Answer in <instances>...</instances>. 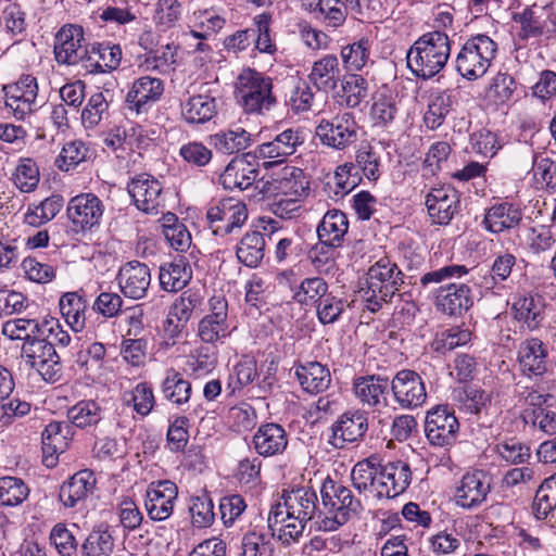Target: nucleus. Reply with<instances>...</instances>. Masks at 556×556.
<instances>
[{"label":"nucleus","mask_w":556,"mask_h":556,"mask_svg":"<svg viewBox=\"0 0 556 556\" xmlns=\"http://www.w3.org/2000/svg\"><path fill=\"white\" fill-rule=\"evenodd\" d=\"M466 274H468V268L465 265H446L424 274L420 278V286L429 288L431 285H441L435 290V306L438 311L448 316L459 317L473 306L471 288L466 283H442L454 277L460 278Z\"/></svg>","instance_id":"obj_1"},{"label":"nucleus","mask_w":556,"mask_h":556,"mask_svg":"<svg viewBox=\"0 0 556 556\" xmlns=\"http://www.w3.org/2000/svg\"><path fill=\"white\" fill-rule=\"evenodd\" d=\"M451 55V40L444 31L431 30L421 35L408 49L407 66L413 75L428 80L438 75Z\"/></svg>","instance_id":"obj_2"},{"label":"nucleus","mask_w":556,"mask_h":556,"mask_svg":"<svg viewBox=\"0 0 556 556\" xmlns=\"http://www.w3.org/2000/svg\"><path fill=\"white\" fill-rule=\"evenodd\" d=\"M323 513L319 529L334 531L349 521L351 516L359 515L364 507L361 497L354 496L345 485L327 478L320 488Z\"/></svg>","instance_id":"obj_3"},{"label":"nucleus","mask_w":556,"mask_h":556,"mask_svg":"<svg viewBox=\"0 0 556 556\" xmlns=\"http://www.w3.org/2000/svg\"><path fill=\"white\" fill-rule=\"evenodd\" d=\"M273 78L256 71L243 68L235 84V97L247 114H265L277 104Z\"/></svg>","instance_id":"obj_4"},{"label":"nucleus","mask_w":556,"mask_h":556,"mask_svg":"<svg viewBox=\"0 0 556 556\" xmlns=\"http://www.w3.org/2000/svg\"><path fill=\"white\" fill-rule=\"evenodd\" d=\"M497 51V43L486 35L470 37L456 55V71L467 80L482 77L489 70Z\"/></svg>","instance_id":"obj_5"},{"label":"nucleus","mask_w":556,"mask_h":556,"mask_svg":"<svg viewBox=\"0 0 556 556\" xmlns=\"http://www.w3.org/2000/svg\"><path fill=\"white\" fill-rule=\"evenodd\" d=\"M248 219V208L244 202L235 198H224L211 202L206 210L208 229L216 237L237 233Z\"/></svg>","instance_id":"obj_6"},{"label":"nucleus","mask_w":556,"mask_h":556,"mask_svg":"<svg viewBox=\"0 0 556 556\" xmlns=\"http://www.w3.org/2000/svg\"><path fill=\"white\" fill-rule=\"evenodd\" d=\"M22 355L45 381L54 383L61 380L63 375L61 357L55 349L40 337H34L31 341L24 342Z\"/></svg>","instance_id":"obj_7"},{"label":"nucleus","mask_w":556,"mask_h":556,"mask_svg":"<svg viewBox=\"0 0 556 556\" xmlns=\"http://www.w3.org/2000/svg\"><path fill=\"white\" fill-rule=\"evenodd\" d=\"M263 197H292L303 199L308 194L309 181L303 169L294 166H286L270 180H260L255 185Z\"/></svg>","instance_id":"obj_8"},{"label":"nucleus","mask_w":556,"mask_h":556,"mask_svg":"<svg viewBox=\"0 0 556 556\" xmlns=\"http://www.w3.org/2000/svg\"><path fill=\"white\" fill-rule=\"evenodd\" d=\"M459 422L447 405H437L427 412L425 433L433 446L445 447L456 442Z\"/></svg>","instance_id":"obj_9"},{"label":"nucleus","mask_w":556,"mask_h":556,"mask_svg":"<svg viewBox=\"0 0 556 556\" xmlns=\"http://www.w3.org/2000/svg\"><path fill=\"white\" fill-rule=\"evenodd\" d=\"M104 213L102 200L87 192L73 197L66 207V215L75 232H86L98 227Z\"/></svg>","instance_id":"obj_10"},{"label":"nucleus","mask_w":556,"mask_h":556,"mask_svg":"<svg viewBox=\"0 0 556 556\" xmlns=\"http://www.w3.org/2000/svg\"><path fill=\"white\" fill-rule=\"evenodd\" d=\"M83 26L64 24L54 37V56L59 64L84 63L89 46L85 42Z\"/></svg>","instance_id":"obj_11"},{"label":"nucleus","mask_w":556,"mask_h":556,"mask_svg":"<svg viewBox=\"0 0 556 556\" xmlns=\"http://www.w3.org/2000/svg\"><path fill=\"white\" fill-rule=\"evenodd\" d=\"M404 282V274L388 257H382L369 267L366 277L368 290L378 293L384 302H391Z\"/></svg>","instance_id":"obj_12"},{"label":"nucleus","mask_w":556,"mask_h":556,"mask_svg":"<svg viewBox=\"0 0 556 556\" xmlns=\"http://www.w3.org/2000/svg\"><path fill=\"white\" fill-rule=\"evenodd\" d=\"M315 134L323 144L343 150L357 140V124L351 113H343L331 121L321 119Z\"/></svg>","instance_id":"obj_13"},{"label":"nucleus","mask_w":556,"mask_h":556,"mask_svg":"<svg viewBox=\"0 0 556 556\" xmlns=\"http://www.w3.org/2000/svg\"><path fill=\"white\" fill-rule=\"evenodd\" d=\"M162 184L152 175L141 173L127 184V191L135 206L147 214H157L164 207Z\"/></svg>","instance_id":"obj_14"},{"label":"nucleus","mask_w":556,"mask_h":556,"mask_svg":"<svg viewBox=\"0 0 556 556\" xmlns=\"http://www.w3.org/2000/svg\"><path fill=\"white\" fill-rule=\"evenodd\" d=\"M395 402L404 409L420 407L427 399L425 383L415 370L402 369L391 380Z\"/></svg>","instance_id":"obj_15"},{"label":"nucleus","mask_w":556,"mask_h":556,"mask_svg":"<svg viewBox=\"0 0 556 556\" xmlns=\"http://www.w3.org/2000/svg\"><path fill=\"white\" fill-rule=\"evenodd\" d=\"M283 505L287 509V517L302 520L317 519L316 523L323 520V504L319 505L317 493L308 486H300L291 491H283Z\"/></svg>","instance_id":"obj_16"},{"label":"nucleus","mask_w":556,"mask_h":556,"mask_svg":"<svg viewBox=\"0 0 556 556\" xmlns=\"http://www.w3.org/2000/svg\"><path fill=\"white\" fill-rule=\"evenodd\" d=\"M367 430V413L361 409L348 410L332 424L329 443L336 448H344L350 443L363 440Z\"/></svg>","instance_id":"obj_17"},{"label":"nucleus","mask_w":556,"mask_h":556,"mask_svg":"<svg viewBox=\"0 0 556 556\" xmlns=\"http://www.w3.org/2000/svg\"><path fill=\"white\" fill-rule=\"evenodd\" d=\"M178 497V488L170 480L153 481L148 485L146 509L150 519L163 521L170 517Z\"/></svg>","instance_id":"obj_18"},{"label":"nucleus","mask_w":556,"mask_h":556,"mask_svg":"<svg viewBox=\"0 0 556 556\" xmlns=\"http://www.w3.org/2000/svg\"><path fill=\"white\" fill-rule=\"evenodd\" d=\"M491 476L483 470L467 472L456 489V504L467 509L481 505L491 492Z\"/></svg>","instance_id":"obj_19"},{"label":"nucleus","mask_w":556,"mask_h":556,"mask_svg":"<svg viewBox=\"0 0 556 556\" xmlns=\"http://www.w3.org/2000/svg\"><path fill=\"white\" fill-rule=\"evenodd\" d=\"M254 160L255 157L250 153L232 159L219 176V182L224 189L243 191L253 184H257L260 170Z\"/></svg>","instance_id":"obj_20"},{"label":"nucleus","mask_w":556,"mask_h":556,"mask_svg":"<svg viewBox=\"0 0 556 556\" xmlns=\"http://www.w3.org/2000/svg\"><path fill=\"white\" fill-rule=\"evenodd\" d=\"M426 206L433 223L447 225L460 211V195L451 186L434 188L426 197Z\"/></svg>","instance_id":"obj_21"},{"label":"nucleus","mask_w":556,"mask_h":556,"mask_svg":"<svg viewBox=\"0 0 556 556\" xmlns=\"http://www.w3.org/2000/svg\"><path fill=\"white\" fill-rule=\"evenodd\" d=\"M164 92V83L160 78L142 76L136 79L126 94L125 103L137 115L147 113Z\"/></svg>","instance_id":"obj_22"},{"label":"nucleus","mask_w":556,"mask_h":556,"mask_svg":"<svg viewBox=\"0 0 556 556\" xmlns=\"http://www.w3.org/2000/svg\"><path fill=\"white\" fill-rule=\"evenodd\" d=\"M116 281L126 298L143 299L151 283L150 268L139 261L128 262L119 268Z\"/></svg>","instance_id":"obj_23"},{"label":"nucleus","mask_w":556,"mask_h":556,"mask_svg":"<svg viewBox=\"0 0 556 556\" xmlns=\"http://www.w3.org/2000/svg\"><path fill=\"white\" fill-rule=\"evenodd\" d=\"M353 389L356 399L372 409L388 406V395L391 390V382L387 377L380 375H367L357 377L354 380Z\"/></svg>","instance_id":"obj_24"},{"label":"nucleus","mask_w":556,"mask_h":556,"mask_svg":"<svg viewBox=\"0 0 556 556\" xmlns=\"http://www.w3.org/2000/svg\"><path fill=\"white\" fill-rule=\"evenodd\" d=\"M379 475H381V481L377 484L379 500L399 496L406 491L412 482L410 466L403 460L380 464Z\"/></svg>","instance_id":"obj_25"},{"label":"nucleus","mask_w":556,"mask_h":556,"mask_svg":"<svg viewBox=\"0 0 556 556\" xmlns=\"http://www.w3.org/2000/svg\"><path fill=\"white\" fill-rule=\"evenodd\" d=\"M303 143L299 130L286 129L271 141L264 142L255 149L254 157L274 159V162H264L266 168L282 163L288 156L295 153L298 146Z\"/></svg>","instance_id":"obj_26"},{"label":"nucleus","mask_w":556,"mask_h":556,"mask_svg":"<svg viewBox=\"0 0 556 556\" xmlns=\"http://www.w3.org/2000/svg\"><path fill=\"white\" fill-rule=\"evenodd\" d=\"M288 433L277 422L262 424L252 437V446L262 457L281 455L288 446Z\"/></svg>","instance_id":"obj_27"},{"label":"nucleus","mask_w":556,"mask_h":556,"mask_svg":"<svg viewBox=\"0 0 556 556\" xmlns=\"http://www.w3.org/2000/svg\"><path fill=\"white\" fill-rule=\"evenodd\" d=\"M96 482V477L91 470L77 471L60 486V502L66 508L76 507L93 493Z\"/></svg>","instance_id":"obj_28"},{"label":"nucleus","mask_w":556,"mask_h":556,"mask_svg":"<svg viewBox=\"0 0 556 556\" xmlns=\"http://www.w3.org/2000/svg\"><path fill=\"white\" fill-rule=\"evenodd\" d=\"M522 216L519 205L503 201L486 210L482 224L488 231L498 235L517 228L522 220Z\"/></svg>","instance_id":"obj_29"},{"label":"nucleus","mask_w":556,"mask_h":556,"mask_svg":"<svg viewBox=\"0 0 556 556\" xmlns=\"http://www.w3.org/2000/svg\"><path fill=\"white\" fill-rule=\"evenodd\" d=\"M71 425L65 421H52L42 431V463L48 468L58 464V455L65 452L71 435Z\"/></svg>","instance_id":"obj_30"},{"label":"nucleus","mask_w":556,"mask_h":556,"mask_svg":"<svg viewBox=\"0 0 556 556\" xmlns=\"http://www.w3.org/2000/svg\"><path fill=\"white\" fill-rule=\"evenodd\" d=\"M548 350L539 338H530L520 344L518 363L527 377H542L547 371Z\"/></svg>","instance_id":"obj_31"},{"label":"nucleus","mask_w":556,"mask_h":556,"mask_svg":"<svg viewBox=\"0 0 556 556\" xmlns=\"http://www.w3.org/2000/svg\"><path fill=\"white\" fill-rule=\"evenodd\" d=\"M122 60L118 45L92 43L87 51L83 66L90 74H100L116 70Z\"/></svg>","instance_id":"obj_32"},{"label":"nucleus","mask_w":556,"mask_h":556,"mask_svg":"<svg viewBox=\"0 0 556 556\" xmlns=\"http://www.w3.org/2000/svg\"><path fill=\"white\" fill-rule=\"evenodd\" d=\"M295 377L302 390L308 394L323 393L331 384L329 368L316 361L295 366Z\"/></svg>","instance_id":"obj_33"},{"label":"nucleus","mask_w":556,"mask_h":556,"mask_svg":"<svg viewBox=\"0 0 556 556\" xmlns=\"http://www.w3.org/2000/svg\"><path fill=\"white\" fill-rule=\"evenodd\" d=\"M160 286L168 292L182 290L192 279V268L185 256H177L172 262L160 266Z\"/></svg>","instance_id":"obj_34"},{"label":"nucleus","mask_w":556,"mask_h":556,"mask_svg":"<svg viewBox=\"0 0 556 556\" xmlns=\"http://www.w3.org/2000/svg\"><path fill=\"white\" fill-rule=\"evenodd\" d=\"M380 463L376 458L369 457L356 463L351 471L353 488L357 491L359 497L369 498L370 496L379 498L378 483H374V478L379 475Z\"/></svg>","instance_id":"obj_35"},{"label":"nucleus","mask_w":556,"mask_h":556,"mask_svg":"<svg viewBox=\"0 0 556 556\" xmlns=\"http://www.w3.org/2000/svg\"><path fill=\"white\" fill-rule=\"evenodd\" d=\"M340 76L338 58L334 54H327L314 62L308 78L318 90L328 92L337 88Z\"/></svg>","instance_id":"obj_36"},{"label":"nucleus","mask_w":556,"mask_h":556,"mask_svg":"<svg viewBox=\"0 0 556 556\" xmlns=\"http://www.w3.org/2000/svg\"><path fill=\"white\" fill-rule=\"evenodd\" d=\"M265 248L264 235L257 230H250L238 242L236 255L244 266L255 268L265 256Z\"/></svg>","instance_id":"obj_37"},{"label":"nucleus","mask_w":556,"mask_h":556,"mask_svg":"<svg viewBox=\"0 0 556 556\" xmlns=\"http://www.w3.org/2000/svg\"><path fill=\"white\" fill-rule=\"evenodd\" d=\"M216 99L207 93L190 97L181 104V115L190 124H203L215 116Z\"/></svg>","instance_id":"obj_38"},{"label":"nucleus","mask_w":556,"mask_h":556,"mask_svg":"<svg viewBox=\"0 0 556 556\" xmlns=\"http://www.w3.org/2000/svg\"><path fill=\"white\" fill-rule=\"evenodd\" d=\"M302 4L328 27L337 28L345 22V5L340 0H303Z\"/></svg>","instance_id":"obj_39"},{"label":"nucleus","mask_w":556,"mask_h":556,"mask_svg":"<svg viewBox=\"0 0 556 556\" xmlns=\"http://www.w3.org/2000/svg\"><path fill=\"white\" fill-rule=\"evenodd\" d=\"M397 96L389 88L381 87L372 96L370 117L375 125L388 126L399 113Z\"/></svg>","instance_id":"obj_40"},{"label":"nucleus","mask_w":556,"mask_h":556,"mask_svg":"<svg viewBox=\"0 0 556 556\" xmlns=\"http://www.w3.org/2000/svg\"><path fill=\"white\" fill-rule=\"evenodd\" d=\"M88 302L77 291L65 292L59 301L60 313L67 325L76 332L84 329Z\"/></svg>","instance_id":"obj_41"},{"label":"nucleus","mask_w":556,"mask_h":556,"mask_svg":"<svg viewBox=\"0 0 556 556\" xmlns=\"http://www.w3.org/2000/svg\"><path fill=\"white\" fill-rule=\"evenodd\" d=\"M349 230V219L344 212L332 208L326 212L319 222L317 237L330 239L337 244L343 245L344 237Z\"/></svg>","instance_id":"obj_42"},{"label":"nucleus","mask_w":556,"mask_h":556,"mask_svg":"<svg viewBox=\"0 0 556 556\" xmlns=\"http://www.w3.org/2000/svg\"><path fill=\"white\" fill-rule=\"evenodd\" d=\"M191 383L179 371L174 368L166 370L161 383V392L167 401L176 405L186 404L191 396Z\"/></svg>","instance_id":"obj_43"},{"label":"nucleus","mask_w":556,"mask_h":556,"mask_svg":"<svg viewBox=\"0 0 556 556\" xmlns=\"http://www.w3.org/2000/svg\"><path fill=\"white\" fill-rule=\"evenodd\" d=\"M114 549V539L109 527L93 528L81 544V556H110Z\"/></svg>","instance_id":"obj_44"},{"label":"nucleus","mask_w":556,"mask_h":556,"mask_svg":"<svg viewBox=\"0 0 556 556\" xmlns=\"http://www.w3.org/2000/svg\"><path fill=\"white\" fill-rule=\"evenodd\" d=\"M240 548L238 556H274L273 534L256 528L251 529L243 534Z\"/></svg>","instance_id":"obj_45"},{"label":"nucleus","mask_w":556,"mask_h":556,"mask_svg":"<svg viewBox=\"0 0 556 556\" xmlns=\"http://www.w3.org/2000/svg\"><path fill=\"white\" fill-rule=\"evenodd\" d=\"M162 232L169 245L178 252H186L191 245V233L186 225L173 213L163 216Z\"/></svg>","instance_id":"obj_46"},{"label":"nucleus","mask_w":556,"mask_h":556,"mask_svg":"<svg viewBox=\"0 0 556 556\" xmlns=\"http://www.w3.org/2000/svg\"><path fill=\"white\" fill-rule=\"evenodd\" d=\"M64 205V199L60 194H52L38 205L28 206L25 214V223L39 227L53 219Z\"/></svg>","instance_id":"obj_47"},{"label":"nucleus","mask_w":556,"mask_h":556,"mask_svg":"<svg viewBox=\"0 0 556 556\" xmlns=\"http://www.w3.org/2000/svg\"><path fill=\"white\" fill-rule=\"evenodd\" d=\"M328 294V283L321 277L304 278L294 290L292 299L304 306H315Z\"/></svg>","instance_id":"obj_48"},{"label":"nucleus","mask_w":556,"mask_h":556,"mask_svg":"<svg viewBox=\"0 0 556 556\" xmlns=\"http://www.w3.org/2000/svg\"><path fill=\"white\" fill-rule=\"evenodd\" d=\"M454 104V97L446 91L439 92L430 99L428 110L425 113L424 122L426 126L435 130L441 127L450 114Z\"/></svg>","instance_id":"obj_49"},{"label":"nucleus","mask_w":556,"mask_h":556,"mask_svg":"<svg viewBox=\"0 0 556 556\" xmlns=\"http://www.w3.org/2000/svg\"><path fill=\"white\" fill-rule=\"evenodd\" d=\"M471 340V331L454 326L438 332L431 342V349L440 354H445L458 346L467 344Z\"/></svg>","instance_id":"obj_50"},{"label":"nucleus","mask_w":556,"mask_h":556,"mask_svg":"<svg viewBox=\"0 0 556 556\" xmlns=\"http://www.w3.org/2000/svg\"><path fill=\"white\" fill-rule=\"evenodd\" d=\"M342 103L348 108H357L368 96V81L362 75L348 74L341 81Z\"/></svg>","instance_id":"obj_51"},{"label":"nucleus","mask_w":556,"mask_h":556,"mask_svg":"<svg viewBox=\"0 0 556 556\" xmlns=\"http://www.w3.org/2000/svg\"><path fill=\"white\" fill-rule=\"evenodd\" d=\"M101 414V407L91 400L80 401L67 410L70 421L81 429L98 425L102 419Z\"/></svg>","instance_id":"obj_52"},{"label":"nucleus","mask_w":556,"mask_h":556,"mask_svg":"<svg viewBox=\"0 0 556 556\" xmlns=\"http://www.w3.org/2000/svg\"><path fill=\"white\" fill-rule=\"evenodd\" d=\"M204 296L199 290L188 289L175 300L172 315L182 323H188L194 312H202Z\"/></svg>","instance_id":"obj_53"},{"label":"nucleus","mask_w":556,"mask_h":556,"mask_svg":"<svg viewBox=\"0 0 556 556\" xmlns=\"http://www.w3.org/2000/svg\"><path fill=\"white\" fill-rule=\"evenodd\" d=\"M346 164L352 165L355 173H362L368 180H377L380 177V156L369 144L361 146L356 151L355 162Z\"/></svg>","instance_id":"obj_54"},{"label":"nucleus","mask_w":556,"mask_h":556,"mask_svg":"<svg viewBox=\"0 0 556 556\" xmlns=\"http://www.w3.org/2000/svg\"><path fill=\"white\" fill-rule=\"evenodd\" d=\"M211 141L217 151L232 154L244 150L249 146L250 134L244 129L220 131L211 136Z\"/></svg>","instance_id":"obj_55"},{"label":"nucleus","mask_w":556,"mask_h":556,"mask_svg":"<svg viewBox=\"0 0 556 556\" xmlns=\"http://www.w3.org/2000/svg\"><path fill=\"white\" fill-rule=\"evenodd\" d=\"M341 247L328 238L318 237V242L311 248L308 257L319 273L328 271L334 264L337 250Z\"/></svg>","instance_id":"obj_56"},{"label":"nucleus","mask_w":556,"mask_h":556,"mask_svg":"<svg viewBox=\"0 0 556 556\" xmlns=\"http://www.w3.org/2000/svg\"><path fill=\"white\" fill-rule=\"evenodd\" d=\"M258 376L257 362L254 357L243 355L240 361L235 365L228 388L231 389L230 393L252 383Z\"/></svg>","instance_id":"obj_57"},{"label":"nucleus","mask_w":556,"mask_h":556,"mask_svg":"<svg viewBox=\"0 0 556 556\" xmlns=\"http://www.w3.org/2000/svg\"><path fill=\"white\" fill-rule=\"evenodd\" d=\"M30 91H26V96H17L20 92L17 88H3L5 109L18 121H23L35 110L34 105L37 97L30 94Z\"/></svg>","instance_id":"obj_58"},{"label":"nucleus","mask_w":556,"mask_h":556,"mask_svg":"<svg viewBox=\"0 0 556 556\" xmlns=\"http://www.w3.org/2000/svg\"><path fill=\"white\" fill-rule=\"evenodd\" d=\"M29 489L22 479L16 477L0 478V505L17 506L28 496Z\"/></svg>","instance_id":"obj_59"},{"label":"nucleus","mask_w":556,"mask_h":556,"mask_svg":"<svg viewBox=\"0 0 556 556\" xmlns=\"http://www.w3.org/2000/svg\"><path fill=\"white\" fill-rule=\"evenodd\" d=\"M177 51L178 47L174 43H167L160 49L150 51L144 60L147 70L156 71L162 74L174 71Z\"/></svg>","instance_id":"obj_60"},{"label":"nucleus","mask_w":556,"mask_h":556,"mask_svg":"<svg viewBox=\"0 0 556 556\" xmlns=\"http://www.w3.org/2000/svg\"><path fill=\"white\" fill-rule=\"evenodd\" d=\"M40 325L36 319L16 318L2 325V333L11 340L28 342L34 337H39Z\"/></svg>","instance_id":"obj_61"},{"label":"nucleus","mask_w":556,"mask_h":556,"mask_svg":"<svg viewBox=\"0 0 556 556\" xmlns=\"http://www.w3.org/2000/svg\"><path fill=\"white\" fill-rule=\"evenodd\" d=\"M13 181L22 192H31L39 182V168L33 159H21L13 174Z\"/></svg>","instance_id":"obj_62"},{"label":"nucleus","mask_w":556,"mask_h":556,"mask_svg":"<svg viewBox=\"0 0 556 556\" xmlns=\"http://www.w3.org/2000/svg\"><path fill=\"white\" fill-rule=\"evenodd\" d=\"M369 40L366 38H362L356 42L343 47L341 50V56L346 70H362L369 58Z\"/></svg>","instance_id":"obj_63"},{"label":"nucleus","mask_w":556,"mask_h":556,"mask_svg":"<svg viewBox=\"0 0 556 556\" xmlns=\"http://www.w3.org/2000/svg\"><path fill=\"white\" fill-rule=\"evenodd\" d=\"M534 515L538 519H545L556 509V486L545 480L539 486L534 502Z\"/></svg>","instance_id":"obj_64"}]
</instances>
